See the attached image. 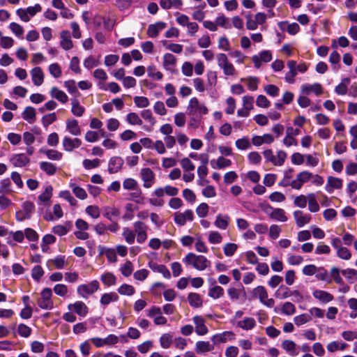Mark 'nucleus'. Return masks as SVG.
Here are the masks:
<instances>
[{
    "mask_svg": "<svg viewBox=\"0 0 357 357\" xmlns=\"http://www.w3.org/2000/svg\"><path fill=\"white\" fill-rule=\"evenodd\" d=\"M121 274L125 277H129L133 271L132 264L130 261H127L121 267Z\"/></svg>",
    "mask_w": 357,
    "mask_h": 357,
    "instance_id": "nucleus-53",
    "label": "nucleus"
},
{
    "mask_svg": "<svg viewBox=\"0 0 357 357\" xmlns=\"http://www.w3.org/2000/svg\"><path fill=\"white\" fill-rule=\"evenodd\" d=\"M70 187L77 198L83 200L87 197V194L84 188L77 185L75 183H71Z\"/></svg>",
    "mask_w": 357,
    "mask_h": 357,
    "instance_id": "nucleus-35",
    "label": "nucleus"
},
{
    "mask_svg": "<svg viewBox=\"0 0 357 357\" xmlns=\"http://www.w3.org/2000/svg\"><path fill=\"white\" fill-rule=\"evenodd\" d=\"M319 273L315 275L318 280L328 283H331L332 282L331 278L328 276V271L324 267H319Z\"/></svg>",
    "mask_w": 357,
    "mask_h": 357,
    "instance_id": "nucleus-48",
    "label": "nucleus"
},
{
    "mask_svg": "<svg viewBox=\"0 0 357 357\" xmlns=\"http://www.w3.org/2000/svg\"><path fill=\"white\" fill-rule=\"evenodd\" d=\"M35 210L33 203L26 201L22 204V209L16 212L15 218L18 222H22L25 220H29L32 216V213Z\"/></svg>",
    "mask_w": 357,
    "mask_h": 357,
    "instance_id": "nucleus-3",
    "label": "nucleus"
},
{
    "mask_svg": "<svg viewBox=\"0 0 357 357\" xmlns=\"http://www.w3.org/2000/svg\"><path fill=\"white\" fill-rule=\"evenodd\" d=\"M36 109L34 107L28 106L26 107L22 114V117L24 120L28 121L30 123L34 122L36 119Z\"/></svg>",
    "mask_w": 357,
    "mask_h": 357,
    "instance_id": "nucleus-24",
    "label": "nucleus"
},
{
    "mask_svg": "<svg viewBox=\"0 0 357 357\" xmlns=\"http://www.w3.org/2000/svg\"><path fill=\"white\" fill-rule=\"evenodd\" d=\"M122 235L124 237L126 241L128 244H132L135 242V234L132 231L130 230L128 228L125 227L123 229Z\"/></svg>",
    "mask_w": 357,
    "mask_h": 357,
    "instance_id": "nucleus-58",
    "label": "nucleus"
},
{
    "mask_svg": "<svg viewBox=\"0 0 357 357\" xmlns=\"http://www.w3.org/2000/svg\"><path fill=\"white\" fill-rule=\"evenodd\" d=\"M117 291L121 295H125V296H132L135 293V289L132 285L128 284H123L121 285L119 289H117Z\"/></svg>",
    "mask_w": 357,
    "mask_h": 357,
    "instance_id": "nucleus-39",
    "label": "nucleus"
},
{
    "mask_svg": "<svg viewBox=\"0 0 357 357\" xmlns=\"http://www.w3.org/2000/svg\"><path fill=\"white\" fill-rule=\"evenodd\" d=\"M231 331H225L222 333H218L212 336L211 341L213 344H218L227 341V335H233Z\"/></svg>",
    "mask_w": 357,
    "mask_h": 357,
    "instance_id": "nucleus-33",
    "label": "nucleus"
},
{
    "mask_svg": "<svg viewBox=\"0 0 357 357\" xmlns=\"http://www.w3.org/2000/svg\"><path fill=\"white\" fill-rule=\"evenodd\" d=\"M43 274L44 271L43 268L39 265L35 266L31 271V277L35 281L37 282L40 280Z\"/></svg>",
    "mask_w": 357,
    "mask_h": 357,
    "instance_id": "nucleus-52",
    "label": "nucleus"
},
{
    "mask_svg": "<svg viewBox=\"0 0 357 357\" xmlns=\"http://www.w3.org/2000/svg\"><path fill=\"white\" fill-rule=\"evenodd\" d=\"M268 208L272 210V213L270 214V216L273 219H275L280 222H286L287 220V218L285 215V211L282 208H273L271 206L268 205Z\"/></svg>",
    "mask_w": 357,
    "mask_h": 357,
    "instance_id": "nucleus-20",
    "label": "nucleus"
},
{
    "mask_svg": "<svg viewBox=\"0 0 357 357\" xmlns=\"http://www.w3.org/2000/svg\"><path fill=\"white\" fill-rule=\"evenodd\" d=\"M60 45L64 50H69L73 48V43L71 40L70 33L68 30H63L60 33Z\"/></svg>",
    "mask_w": 357,
    "mask_h": 357,
    "instance_id": "nucleus-10",
    "label": "nucleus"
},
{
    "mask_svg": "<svg viewBox=\"0 0 357 357\" xmlns=\"http://www.w3.org/2000/svg\"><path fill=\"white\" fill-rule=\"evenodd\" d=\"M119 296L115 292H109L103 294L100 299V303L103 307H106L112 302L119 301Z\"/></svg>",
    "mask_w": 357,
    "mask_h": 357,
    "instance_id": "nucleus-16",
    "label": "nucleus"
},
{
    "mask_svg": "<svg viewBox=\"0 0 357 357\" xmlns=\"http://www.w3.org/2000/svg\"><path fill=\"white\" fill-rule=\"evenodd\" d=\"M252 297L253 298H259L261 303L263 302L264 299L268 298V293L266 288L261 285L257 286L252 290Z\"/></svg>",
    "mask_w": 357,
    "mask_h": 357,
    "instance_id": "nucleus-21",
    "label": "nucleus"
},
{
    "mask_svg": "<svg viewBox=\"0 0 357 357\" xmlns=\"http://www.w3.org/2000/svg\"><path fill=\"white\" fill-rule=\"evenodd\" d=\"M216 26H220L221 27H224L225 29H228L231 27V24L229 22L228 18H227L224 15H220L215 19Z\"/></svg>",
    "mask_w": 357,
    "mask_h": 357,
    "instance_id": "nucleus-59",
    "label": "nucleus"
},
{
    "mask_svg": "<svg viewBox=\"0 0 357 357\" xmlns=\"http://www.w3.org/2000/svg\"><path fill=\"white\" fill-rule=\"evenodd\" d=\"M294 218L296 225L298 227H303L310 222L311 215L310 214H304L302 211H295L294 212Z\"/></svg>",
    "mask_w": 357,
    "mask_h": 357,
    "instance_id": "nucleus-11",
    "label": "nucleus"
},
{
    "mask_svg": "<svg viewBox=\"0 0 357 357\" xmlns=\"http://www.w3.org/2000/svg\"><path fill=\"white\" fill-rule=\"evenodd\" d=\"M235 144L236 148L240 150H245L251 146L248 137H243L241 139H238Z\"/></svg>",
    "mask_w": 357,
    "mask_h": 357,
    "instance_id": "nucleus-43",
    "label": "nucleus"
},
{
    "mask_svg": "<svg viewBox=\"0 0 357 357\" xmlns=\"http://www.w3.org/2000/svg\"><path fill=\"white\" fill-rule=\"evenodd\" d=\"M189 304L194 307H199L201 304V298L198 294L190 293L188 296Z\"/></svg>",
    "mask_w": 357,
    "mask_h": 357,
    "instance_id": "nucleus-45",
    "label": "nucleus"
},
{
    "mask_svg": "<svg viewBox=\"0 0 357 357\" xmlns=\"http://www.w3.org/2000/svg\"><path fill=\"white\" fill-rule=\"evenodd\" d=\"M31 74L33 84L38 86H40L44 81V74L41 68H33L31 71Z\"/></svg>",
    "mask_w": 357,
    "mask_h": 357,
    "instance_id": "nucleus-15",
    "label": "nucleus"
},
{
    "mask_svg": "<svg viewBox=\"0 0 357 357\" xmlns=\"http://www.w3.org/2000/svg\"><path fill=\"white\" fill-rule=\"evenodd\" d=\"M337 255L340 259L349 260L351 257L350 251L345 247H341L337 250Z\"/></svg>",
    "mask_w": 357,
    "mask_h": 357,
    "instance_id": "nucleus-64",
    "label": "nucleus"
},
{
    "mask_svg": "<svg viewBox=\"0 0 357 357\" xmlns=\"http://www.w3.org/2000/svg\"><path fill=\"white\" fill-rule=\"evenodd\" d=\"M172 342V336L168 333L163 334L160 338V343L162 348L167 349Z\"/></svg>",
    "mask_w": 357,
    "mask_h": 357,
    "instance_id": "nucleus-56",
    "label": "nucleus"
},
{
    "mask_svg": "<svg viewBox=\"0 0 357 357\" xmlns=\"http://www.w3.org/2000/svg\"><path fill=\"white\" fill-rule=\"evenodd\" d=\"M166 27V24L162 22H158L155 24H151L149 26L147 33L151 38H155L159 31H162Z\"/></svg>",
    "mask_w": 357,
    "mask_h": 357,
    "instance_id": "nucleus-17",
    "label": "nucleus"
},
{
    "mask_svg": "<svg viewBox=\"0 0 357 357\" xmlns=\"http://www.w3.org/2000/svg\"><path fill=\"white\" fill-rule=\"evenodd\" d=\"M140 175L143 181V186L145 188H150L155 181V174L149 167H145L141 169Z\"/></svg>",
    "mask_w": 357,
    "mask_h": 357,
    "instance_id": "nucleus-4",
    "label": "nucleus"
},
{
    "mask_svg": "<svg viewBox=\"0 0 357 357\" xmlns=\"http://www.w3.org/2000/svg\"><path fill=\"white\" fill-rule=\"evenodd\" d=\"M66 129L70 133L75 136L81 135V129L78 126V121L76 119H68L66 121Z\"/></svg>",
    "mask_w": 357,
    "mask_h": 357,
    "instance_id": "nucleus-19",
    "label": "nucleus"
},
{
    "mask_svg": "<svg viewBox=\"0 0 357 357\" xmlns=\"http://www.w3.org/2000/svg\"><path fill=\"white\" fill-rule=\"evenodd\" d=\"M291 291L284 285H280L279 289L275 291V296L280 299H285L291 296Z\"/></svg>",
    "mask_w": 357,
    "mask_h": 357,
    "instance_id": "nucleus-31",
    "label": "nucleus"
},
{
    "mask_svg": "<svg viewBox=\"0 0 357 357\" xmlns=\"http://www.w3.org/2000/svg\"><path fill=\"white\" fill-rule=\"evenodd\" d=\"M11 31L17 37H22L24 29L21 25L16 22H11L9 25Z\"/></svg>",
    "mask_w": 357,
    "mask_h": 357,
    "instance_id": "nucleus-61",
    "label": "nucleus"
},
{
    "mask_svg": "<svg viewBox=\"0 0 357 357\" xmlns=\"http://www.w3.org/2000/svg\"><path fill=\"white\" fill-rule=\"evenodd\" d=\"M100 288L99 282L96 280H92L88 284H82L77 287V294L83 298H88Z\"/></svg>",
    "mask_w": 357,
    "mask_h": 357,
    "instance_id": "nucleus-2",
    "label": "nucleus"
},
{
    "mask_svg": "<svg viewBox=\"0 0 357 357\" xmlns=\"http://www.w3.org/2000/svg\"><path fill=\"white\" fill-rule=\"evenodd\" d=\"M126 119L128 123L131 125L141 126L142 124V121L139 117L137 114L135 112H130L129 114H128Z\"/></svg>",
    "mask_w": 357,
    "mask_h": 357,
    "instance_id": "nucleus-51",
    "label": "nucleus"
},
{
    "mask_svg": "<svg viewBox=\"0 0 357 357\" xmlns=\"http://www.w3.org/2000/svg\"><path fill=\"white\" fill-rule=\"evenodd\" d=\"M229 217L227 215L218 214L215 221V225L220 229H225L229 225Z\"/></svg>",
    "mask_w": 357,
    "mask_h": 357,
    "instance_id": "nucleus-27",
    "label": "nucleus"
},
{
    "mask_svg": "<svg viewBox=\"0 0 357 357\" xmlns=\"http://www.w3.org/2000/svg\"><path fill=\"white\" fill-rule=\"evenodd\" d=\"M57 119L56 114L54 112L45 115L42 118V124L45 128L48 127Z\"/></svg>",
    "mask_w": 357,
    "mask_h": 357,
    "instance_id": "nucleus-42",
    "label": "nucleus"
},
{
    "mask_svg": "<svg viewBox=\"0 0 357 357\" xmlns=\"http://www.w3.org/2000/svg\"><path fill=\"white\" fill-rule=\"evenodd\" d=\"M238 246L234 243H227L223 248L224 254L227 257H231L236 251Z\"/></svg>",
    "mask_w": 357,
    "mask_h": 357,
    "instance_id": "nucleus-44",
    "label": "nucleus"
},
{
    "mask_svg": "<svg viewBox=\"0 0 357 357\" xmlns=\"http://www.w3.org/2000/svg\"><path fill=\"white\" fill-rule=\"evenodd\" d=\"M264 89L268 95L272 97H277L279 94V88L274 84H267Z\"/></svg>",
    "mask_w": 357,
    "mask_h": 357,
    "instance_id": "nucleus-57",
    "label": "nucleus"
},
{
    "mask_svg": "<svg viewBox=\"0 0 357 357\" xmlns=\"http://www.w3.org/2000/svg\"><path fill=\"white\" fill-rule=\"evenodd\" d=\"M59 197L67 200L71 206L77 204V200L72 196L68 190H62L59 192Z\"/></svg>",
    "mask_w": 357,
    "mask_h": 357,
    "instance_id": "nucleus-54",
    "label": "nucleus"
},
{
    "mask_svg": "<svg viewBox=\"0 0 357 357\" xmlns=\"http://www.w3.org/2000/svg\"><path fill=\"white\" fill-rule=\"evenodd\" d=\"M100 280L105 285L112 286L116 284V278L112 273L108 272L101 275Z\"/></svg>",
    "mask_w": 357,
    "mask_h": 357,
    "instance_id": "nucleus-34",
    "label": "nucleus"
},
{
    "mask_svg": "<svg viewBox=\"0 0 357 357\" xmlns=\"http://www.w3.org/2000/svg\"><path fill=\"white\" fill-rule=\"evenodd\" d=\"M296 312V307L291 302H285L281 308V313L286 315H292Z\"/></svg>",
    "mask_w": 357,
    "mask_h": 357,
    "instance_id": "nucleus-40",
    "label": "nucleus"
},
{
    "mask_svg": "<svg viewBox=\"0 0 357 357\" xmlns=\"http://www.w3.org/2000/svg\"><path fill=\"white\" fill-rule=\"evenodd\" d=\"M40 169L45 172L48 176H53L56 174L57 167L56 166L50 162H40L39 164Z\"/></svg>",
    "mask_w": 357,
    "mask_h": 357,
    "instance_id": "nucleus-23",
    "label": "nucleus"
},
{
    "mask_svg": "<svg viewBox=\"0 0 357 357\" xmlns=\"http://www.w3.org/2000/svg\"><path fill=\"white\" fill-rule=\"evenodd\" d=\"M120 215V211L115 207L107 206L104 208L103 216L112 222L113 218L119 217Z\"/></svg>",
    "mask_w": 357,
    "mask_h": 357,
    "instance_id": "nucleus-29",
    "label": "nucleus"
},
{
    "mask_svg": "<svg viewBox=\"0 0 357 357\" xmlns=\"http://www.w3.org/2000/svg\"><path fill=\"white\" fill-rule=\"evenodd\" d=\"M11 182L10 178H6L0 181V195L8 194L11 192Z\"/></svg>",
    "mask_w": 357,
    "mask_h": 357,
    "instance_id": "nucleus-41",
    "label": "nucleus"
},
{
    "mask_svg": "<svg viewBox=\"0 0 357 357\" xmlns=\"http://www.w3.org/2000/svg\"><path fill=\"white\" fill-rule=\"evenodd\" d=\"M176 63V57L171 53H166L163 56V66L166 70H169Z\"/></svg>",
    "mask_w": 357,
    "mask_h": 357,
    "instance_id": "nucleus-37",
    "label": "nucleus"
},
{
    "mask_svg": "<svg viewBox=\"0 0 357 357\" xmlns=\"http://www.w3.org/2000/svg\"><path fill=\"white\" fill-rule=\"evenodd\" d=\"M313 296L323 303H328L333 300L334 297L328 291L316 289L312 293Z\"/></svg>",
    "mask_w": 357,
    "mask_h": 357,
    "instance_id": "nucleus-14",
    "label": "nucleus"
},
{
    "mask_svg": "<svg viewBox=\"0 0 357 357\" xmlns=\"http://www.w3.org/2000/svg\"><path fill=\"white\" fill-rule=\"evenodd\" d=\"M69 310H73L77 315L85 317L88 313V307L82 301H76L74 303H70L68 305Z\"/></svg>",
    "mask_w": 357,
    "mask_h": 357,
    "instance_id": "nucleus-7",
    "label": "nucleus"
},
{
    "mask_svg": "<svg viewBox=\"0 0 357 357\" xmlns=\"http://www.w3.org/2000/svg\"><path fill=\"white\" fill-rule=\"evenodd\" d=\"M40 153L46 155L48 159L52 160H60L62 158V153L54 149H44L41 148Z\"/></svg>",
    "mask_w": 357,
    "mask_h": 357,
    "instance_id": "nucleus-25",
    "label": "nucleus"
},
{
    "mask_svg": "<svg viewBox=\"0 0 357 357\" xmlns=\"http://www.w3.org/2000/svg\"><path fill=\"white\" fill-rule=\"evenodd\" d=\"M71 112L76 116H82L84 113L85 109L83 106L80 105L79 100L77 98H71Z\"/></svg>",
    "mask_w": 357,
    "mask_h": 357,
    "instance_id": "nucleus-26",
    "label": "nucleus"
},
{
    "mask_svg": "<svg viewBox=\"0 0 357 357\" xmlns=\"http://www.w3.org/2000/svg\"><path fill=\"white\" fill-rule=\"evenodd\" d=\"M11 164L15 167H26L29 162L30 159L24 153L13 154L9 159Z\"/></svg>",
    "mask_w": 357,
    "mask_h": 357,
    "instance_id": "nucleus-5",
    "label": "nucleus"
},
{
    "mask_svg": "<svg viewBox=\"0 0 357 357\" xmlns=\"http://www.w3.org/2000/svg\"><path fill=\"white\" fill-rule=\"evenodd\" d=\"M50 95L52 98L56 99L61 103H66L68 100V96L57 87L54 86L52 88Z\"/></svg>",
    "mask_w": 357,
    "mask_h": 357,
    "instance_id": "nucleus-22",
    "label": "nucleus"
},
{
    "mask_svg": "<svg viewBox=\"0 0 357 357\" xmlns=\"http://www.w3.org/2000/svg\"><path fill=\"white\" fill-rule=\"evenodd\" d=\"M255 325L256 321L252 317H245L243 321L238 322V326L245 331L252 329Z\"/></svg>",
    "mask_w": 357,
    "mask_h": 357,
    "instance_id": "nucleus-28",
    "label": "nucleus"
},
{
    "mask_svg": "<svg viewBox=\"0 0 357 357\" xmlns=\"http://www.w3.org/2000/svg\"><path fill=\"white\" fill-rule=\"evenodd\" d=\"M24 236L29 241H33L36 242L38 239V234L37 232L31 229V228H26L24 230Z\"/></svg>",
    "mask_w": 357,
    "mask_h": 357,
    "instance_id": "nucleus-62",
    "label": "nucleus"
},
{
    "mask_svg": "<svg viewBox=\"0 0 357 357\" xmlns=\"http://www.w3.org/2000/svg\"><path fill=\"white\" fill-rule=\"evenodd\" d=\"M183 261L188 266H192L199 271L201 270V256L190 252L183 259Z\"/></svg>",
    "mask_w": 357,
    "mask_h": 357,
    "instance_id": "nucleus-8",
    "label": "nucleus"
},
{
    "mask_svg": "<svg viewBox=\"0 0 357 357\" xmlns=\"http://www.w3.org/2000/svg\"><path fill=\"white\" fill-rule=\"evenodd\" d=\"M50 73L54 77L58 78L61 75V69L56 63H52L49 66Z\"/></svg>",
    "mask_w": 357,
    "mask_h": 357,
    "instance_id": "nucleus-60",
    "label": "nucleus"
},
{
    "mask_svg": "<svg viewBox=\"0 0 357 357\" xmlns=\"http://www.w3.org/2000/svg\"><path fill=\"white\" fill-rule=\"evenodd\" d=\"M52 186L50 185H47L45 191L38 196V200L43 203L49 202L52 196Z\"/></svg>",
    "mask_w": 357,
    "mask_h": 357,
    "instance_id": "nucleus-36",
    "label": "nucleus"
},
{
    "mask_svg": "<svg viewBox=\"0 0 357 357\" xmlns=\"http://www.w3.org/2000/svg\"><path fill=\"white\" fill-rule=\"evenodd\" d=\"M187 112L190 117L189 126L193 128L199 127L201 123V106L197 98L190 99Z\"/></svg>",
    "mask_w": 357,
    "mask_h": 357,
    "instance_id": "nucleus-1",
    "label": "nucleus"
},
{
    "mask_svg": "<svg viewBox=\"0 0 357 357\" xmlns=\"http://www.w3.org/2000/svg\"><path fill=\"white\" fill-rule=\"evenodd\" d=\"M296 346V343L290 340H286L282 343V349L287 352H289L290 354L293 356L298 355V352L295 351Z\"/></svg>",
    "mask_w": 357,
    "mask_h": 357,
    "instance_id": "nucleus-32",
    "label": "nucleus"
},
{
    "mask_svg": "<svg viewBox=\"0 0 357 357\" xmlns=\"http://www.w3.org/2000/svg\"><path fill=\"white\" fill-rule=\"evenodd\" d=\"M224 294V289L218 285L213 286L208 289V296L213 299H218Z\"/></svg>",
    "mask_w": 357,
    "mask_h": 357,
    "instance_id": "nucleus-30",
    "label": "nucleus"
},
{
    "mask_svg": "<svg viewBox=\"0 0 357 357\" xmlns=\"http://www.w3.org/2000/svg\"><path fill=\"white\" fill-rule=\"evenodd\" d=\"M311 315L304 313L295 317L294 321L295 324L299 326L308 322L309 321L311 320Z\"/></svg>",
    "mask_w": 357,
    "mask_h": 357,
    "instance_id": "nucleus-46",
    "label": "nucleus"
},
{
    "mask_svg": "<svg viewBox=\"0 0 357 357\" xmlns=\"http://www.w3.org/2000/svg\"><path fill=\"white\" fill-rule=\"evenodd\" d=\"M124 161L121 157H112L108 163V172L109 174H115L118 172L122 167Z\"/></svg>",
    "mask_w": 357,
    "mask_h": 357,
    "instance_id": "nucleus-9",
    "label": "nucleus"
},
{
    "mask_svg": "<svg viewBox=\"0 0 357 357\" xmlns=\"http://www.w3.org/2000/svg\"><path fill=\"white\" fill-rule=\"evenodd\" d=\"M149 267L154 272H158L162 274L163 277L169 279L171 278L170 271L163 264H158L155 262H149Z\"/></svg>",
    "mask_w": 357,
    "mask_h": 357,
    "instance_id": "nucleus-13",
    "label": "nucleus"
},
{
    "mask_svg": "<svg viewBox=\"0 0 357 357\" xmlns=\"http://www.w3.org/2000/svg\"><path fill=\"white\" fill-rule=\"evenodd\" d=\"M17 333L23 337H28L31 334V328L24 324H20L17 327Z\"/></svg>",
    "mask_w": 357,
    "mask_h": 357,
    "instance_id": "nucleus-49",
    "label": "nucleus"
},
{
    "mask_svg": "<svg viewBox=\"0 0 357 357\" xmlns=\"http://www.w3.org/2000/svg\"><path fill=\"white\" fill-rule=\"evenodd\" d=\"M63 147L66 151L71 152L75 149L79 148L82 144V141L79 138H70L65 136L63 139Z\"/></svg>",
    "mask_w": 357,
    "mask_h": 357,
    "instance_id": "nucleus-6",
    "label": "nucleus"
},
{
    "mask_svg": "<svg viewBox=\"0 0 357 357\" xmlns=\"http://www.w3.org/2000/svg\"><path fill=\"white\" fill-rule=\"evenodd\" d=\"M100 161L98 158H95L93 160L84 159L82 165L86 169H91L98 167L100 165Z\"/></svg>",
    "mask_w": 357,
    "mask_h": 357,
    "instance_id": "nucleus-50",
    "label": "nucleus"
},
{
    "mask_svg": "<svg viewBox=\"0 0 357 357\" xmlns=\"http://www.w3.org/2000/svg\"><path fill=\"white\" fill-rule=\"evenodd\" d=\"M342 187V180L333 176H328L325 190L328 193H332L334 189H340Z\"/></svg>",
    "mask_w": 357,
    "mask_h": 357,
    "instance_id": "nucleus-12",
    "label": "nucleus"
},
{
    "mask_svg": "<svg viewBox=\"0 0 357 357\" xmlns=\"http://www.w3.org/2000/svg\"><path fill=\"white\" fill-rule=\"evenodd\" d=\"M134 102L135 105L139 108L147 107L150 104L149 99L144 96L134 97Z\"/></svg>",
    "mask_w": 357,
    "mask_h": 357,
    "instance_id": "nucleus-47",
    "label": "nucleus"
},
{
    "mask_svg": "<svg viewBox=\"0 0 357 357\" xmlns=\"http://www.w3.org/2000/svg\"><path fill=\"white\" fill-rule=\"evenodd\" d=\"M85 211L93 219H97L100 216L99 208L97 206H88Z\"/></svg>",
    "mask_w": 357,
    "mask_h": 357,
    "instance_id": "nucleus-63",
    "label": "nucleus"
},
{
    "mask_svg": "<svg viewBox=\"0 0 357 357\" xmlns=\"http://www.w3.org/2000/svg\"><path fill=\"white\" fill-rule=\"evenodd\" d=\"M301 90L307 95L310 94V92H314L317 96H319L323 92L321 85L319 83H314L312 85L303 84L301 86Z\"/></svg>",
    "mask_w": 357,
    "mask_h": 357,
    "instance_id": "nucleus-18",
    "label": "nucleus"
},
{
    "mask_svg": "<svg viewBox=\"0 0 357 357\" xmlns=\"http://www.w3.org/2000/svg\"><path fill=\"white\" fill-rule=\"evenodd\" d=\"M137 187V182L132 178H126L123 182V188L126 190H132L136 189Z\"/></svg>",
    "mask_w": 357,
    "mask_h": 357,
    "instance_id": "nucleus-55",
    "label": "nucleus"
},
{
    "mask_svg": "<svg viewBox=\"0 0 357 357\" xmlns=\"http://www.w3.org/2000/svg\"><path fill=\"white\" fill-rule=\"evenodd\" d=\"M308 208L309 211L312 213H316L319 210V206L315 199V195L314 193H310L308 195Z\"/></svg>",
    "mask_w": 357,
    "mask_h": 357,
    "instance_id": "nucleus-38",
    "label": "nucleus"
}]
</instances>
